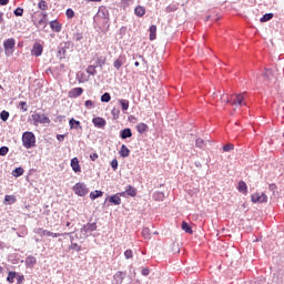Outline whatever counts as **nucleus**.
I'll list each match as a JSON object with an SVG mask.
<instances>
[{"label":"nucleus","instance_id":"nucleus-25","mask_svg":"<svg viewBox=\"0 0 284 284\" xmlns=\"http://www.w3.org/2000/svg\"><path fill=\"white\" fill-rule=\"evenodd\" d=\"M272 19H274V13H266L260 19V21L261 23H267V21H272Z\"/></svg>","mask_w":284,"mask_h":284},{"label":"nucleus","instance_id":"nucleus-40","mask_svg":"<svg viewBox=\"0 0 284 284\" xmlns=\"http://www.w3.org/2000/svg\"><path fill=\"white\" fill-rule=\"evenodd\" d=\"M27 265H36L37 264V258L34 256H29L26 260Z\"/></svg>","mask_w":284,"mask_h":284},{"label":"nucleus","instance_id":"nucleus-49","mask_svg":"<svg viewBox=\"0 0 284 284\" xmlns=\"http://www.w3.org/2000/svg\"><path fill=\"white\" fill-rule=\"evenodd\" d=\"M124 256L125 258H132V256H134V253L132 252V250H126L124 252Z\"/></svg>","mask_w":284,"mask_h":284},{"label":"nucleus","instance_id":"nucleus-6","mask_svg":"<svg viewBox=\"0 0 284 284\" xmlns=\"http://www.w3.org/2000/svg\"><path fill=\"white\" fill-rule=\"evenodd\" d=\"M90 232H97V223H87L81 227V234H84L85 239Z\"/></svg>","mask_w":284,"mask_h":284},{"label":"nucleus","instance_id":"nucleus-16","mask_svg":"<svg viewBox=\"0 0 284 284\" xmlns=\"http://www.w3.org/2000/svg\"><path fill=\"white\" fill-rule=\"evenodd\" d=\"M120 139H132V129H124L120 132Z\"/></svg>","mask_w":284,"mask_h":284},{"label":"nucleus","instance_id":"nucleus-35","mask_svg":"<svg viewBox=\"0 0 284 284\" xmlns=\"http://www.w3.org/2000/svg\"><path fill=\"white\" fill-rule=\"evenodd\" d=\"M14 278H17V272H9V274L7 276L8 283H10V284L14 283Z\"/></svg>","mask_w":284,"mask_h":284},{"label":"nucleus","instance_id":"nucleus-18","mask_svg":"<svg viewBox=\"0 0 284 284\" xmlns=\"http://www.w3.org/2000/svg\"><path fill=\"white\" fill-rule=\"evenodd\" d=\"M50 28L53 32H61V23L57 20L50 22Z\"/></svg>","mask_w":284,"mask_h":284},{"label":"nucleus","instance_id":"nucleus-8","mask_svg":"<svg viewBox=\"0 0 284 284\" xmlns=\"http://www.w3.org/2000/svg\"><path fill=\"white\" fill-rule=\"evenodd\" d=\"M36 234H39L40 236H52L53 239H58V236H61V233H53L48 230L38 229L36 231Z\"/></svg>","mask_w":284,"mask_h":284},{"label":"nucleus","instance_id":"nucleus-31","mask_svg":"<svg viewBox=\"0 0 284 284\" xmlns=\"http://www.w3.org/2000/svg\"><path fill=\"white\" fill-rule=\"evenodd\" d=\"M103 196V191H94L90 193V199H92V201H94L95 199H99Z\"/></svg>","mask_w":284,"mask_h":284},{"label":"nucleus","instance_id":"nucleus-56","mask_svg":"<svg viewBox=\"0 0 284 284\" xmlns=\"http://www.w3.org/2000/svg\"><path fill=\"white\" fill-rule=\"evenodd\" d=\"M20 106L22 108L23 112H28V108L26 106V102H20Z\"/></svg>","mask_w":284,"mask_h":284},{"label":"nucleus","instance_id":"nucleus-47","mask_svg":"<svg viewBox=\"0 0 284 284\" xmlns=\"http://www.w3.org/2000/svg\"><path fill=\"white\" fill-rule=\"evenodd\" d=\"M111 168L112 170H119V161L116 159L111 161Z\"/></svg>","mask_w":284,"mask_h":284},{"label":"nucleus","instance_id":"nucleus-55","mask_svg":"<svg viewBox=\"0 0 284 284\" xmlns=\"http://www.w3.org/2000/svg\"><path fill=\"white\" fill-rule=\"evenodd\" d=\"M90 159H91V161H97V159H99V154L92 153V154L90 155Z\"/></svg>","mask_w":284,"mask_h":284},{"label":"nucleus","instance_id":"nucleus-27","mask_svg":"<svg viewBox=\"0 0 284 284\" xmlns=\"http://www.w3.org/2000/svg\"><path fill=\"white\" fill-rule=\"evenodd\" d=\"M134 13H135L136 17H143L145 14V8H143L141 6H138L134 9Z\"/></svg>","mask_w":284,"mask_h":284},{"label":"nucleus","instance_id":"nucleus-64","mask_svg":"<svg viewBox=\"0 0 284 284\" xmlns=\"http://www.w3.org/2000/svg\"><path fill=\"white\" fill-rule=\"evenodd\" d=\"M134 65H135V68H139V65H140L139 61H135Z\"/></svg>","mask_w":284,"mask_h":284},{"label":"nucleus","instance_id":"nucleus-42","mask_svg":"<svg viewBox=\"0 0 284 284\" xmlns=\"http://www.w3.org/2000/svg\"><path fill=\"white\" fill-rule=\"evenodd\" d=\"M69 250H74V252H81V245L77 243H71V245L69 246Z\"/></svg>","mask_w":284,"mask_h":284},{"label":"nucleus","instance_id":"nucleus-57","mask_svg":"<svg viewBox=\"0 0 284 284\" xmlns=\"http://www.w3.org/2000/svg\"><path fill=\"white\" fill-rule=\"evenodd\" d=\"M150 274V270L143 268L142 270V276H148Z\"/></svg>","mask_w":284,"mask_h":284},{"label":"nucleus","instance_id":"nucleus-39","mask_svg":"<svg viewBox=\"0 0 284 284\" xmlns=\"http://www.w3.org/2000/svg\"><path fill=\"white\" fill-rule=\"evenodd\" d=\"M111 99H112V97L108 92H105L104 94L101 95L102 103H110Z\"/></svg>","mask_w":284,"mask_h":284},{"label":"nucleus","instance_id":"nucleus-34","mask_svg":"<svg viewBox=\"0 0 284 284\" xmlns=\"http://www.w3.org/2000/svg\"><path fill=\"white\" fill-rule=\"evenodd\" d=\"M120 105L122 110L125 112L130 108V101L122 99L120 100Z\"/></svg>","mask_w":284,"mask_h":284},{"label":"nucleus","instance_id":"nucleus-59","mask_svg":"<svg viewBox=\"0 0 284 284\" xmlns=\"http://www.w3.org/2000/svg\"><path fill=\"white\" fill-rule=\"evenodd\" d=\"M81 39H83V34L77 33L75 34V41H81Z\"/></svg>","mask_w":284,"mask_h":284},{"label":"nucleus","instance_id":"nucleus-32","mask_svg":"<svg viewBox=\"0 0 284 284\" xmlns=\"http://www.w3.org/2000/svg\"><path fill=\"white\" fill-rule=\"evenodd\" d=\"M182 230L183 232H186V234H192V226L187 224V222H182Z\"/></svg>","mask_w":284,"mask_h":284},{"label":"nucleus","instance_id":"nucleus-1","mask_svg":"<svg viewBox=\"0 0 284 284\" xmlns=\"http://www.w3.org/2000/svg\"><path fill=\"white\" fill-rule=\"evenodd\" d=\"M36 143H37V138L34 136V133L27 131L22 134V145L27 150L34 148Z\"/></svg>","mask_w":284,"mask_h":284},{"label":"nucleus","instance_id":"nucleus-15","mask_svg":"<svg viewBox=\"0 0 284 284\" xmlns=\"http://www.w3.org/2000/svg\"><path fill=\"white\" fill-rule=\"evenodd\" d=\"M92 123H93V125L95 126V128H105V119H103V118H93L92 119Z\"/></svg>","mask_w":284,"mask_h":284},{"label":"nucleus","instance_id":"nucleus-20","mask_svg":"<svg viewBox=\"0 0 284 284\" xmlns=\"http://www.w3.org/2000/svg\"><path fill=\"white\" fill-rule=\"evenodd\" d=\"M109 203H113V205H121V196H119V194L110 196Z\"/></svg>","mask_w":284,"mask_h":284},{"label":"nucleus","instance_id":"nucleus-41","mask_svg":"<svg viewBox=\"0 0 284 284\" xmlns=\"http://www.w3.org/2000/svg\"><path fill=\"white\" fill-rule=\"evenodd\" d=\"M0 119L1 121H7L8 119H10V113L8 111H2L0 113Z\"/></svg>","mask_w":284,"mask_h":284},{"label":"nucleus","instance_id":"nucleus-61","mask_svg":"<svg viewBox=\"0 0 284 284\" xmlns=\"http://www.w3.org/2000/svg\"><path fill=\"white\" fill-rule=\"evenodd\" d=\"M23 278H24L23 275L18 276L17 277L18 283H23Z\"/></svg>","mask_w":284,"mask_h":284},{"label":"nucleus","instance_id":"nucleus-30","mask_svg":"<svg viewBox=\"0 0 284 284\" xmlns=\"http://www.w3.org/2000/svg\"><path fill=\"white\" fill-rule=\"evenodd\" d=\"M123 65V58L120 57L118 58L114 63H113V67L115 68V70H121V67Z\"/></svg>","mask_w":284,"mask_h":284},{"label":"nucleus","instance_id":"nucleus-5","mask_svg":"<svg viewBox=\"0 0 284 284\" xmlns=\"http://www.w3.org/2000/svg\"><path fill=\"white\" fill-rule=\"evenodd\" d=\"M73 192L78 196H85V194H88L89 190L84 183L79 182L73 186Z\"/></svg>","mask_w":284,"mask_h":284},{"label":"nucleus","instance_id":"nucleus-45","mask_svg":"<svg viewBox=\"0 0 284 284\" xmlns=\"http://www.w3.org/2000/svg\"><path fill=\"white\" fill-rule=\"evenodd\" d=\"M10 152V149L8 146H1L0 148V156H6Z\"/></svg>","mask_w":284,"mask_h":284},{"label":"nucleus","instance_id":"nucleus-2","mask_svg":"<svg viewBox=\"0 0 284 284\" xmlns=\"http://www.w3.org/2000/svg\"><path fill=\"white\" fill-rule=\"evenodd\" d=\"M94 21H99L100 23H103V26L108 24V21H110V13L108 12V9L100 8L94 17Z\"/></svg>","mask_w":284,"mask_h":284},{"label":"nucleus","instance_id":"nucleus-17","mask_svg":"<svg viewBox=\"0 0 284 284\" xmlns=\"http://www.w3.org/2000/svg\"><path fill=\"white\" fill-rule=\"evenodd\" d=\"M71 168H72L73 172H75V173L81 172V165H79V159L73 158L71 160Z\"/></svg>","mask_w":284,"mask_h":284},{"label":"nucleus","instance_id":"nucleus-44","mask_svg":"<svg viewBox=\"0 0 284 284\" xmlns=\"http://www.w3.org/2000/svg\"><path fill=\"white\" fill-rule=\"evenodd\" d=\"M38 8H39L40 10H48V2H45L44 0L40 1V2L38 3Z\"/></svg>","mask_w":284,"mask_h":284},{"label":"nucleus","instance_id":"nucleus-48","mask_svg":"<svg viewBox=\"0 0 284 284\" xmlns=\"http://www.w3.org/2000/svg\"><path fill=\"white\" fill-rule=\"evenodd\" d=\"M13 14H14L16 17H23V9L17 8V9L13 11Z\"/></svg>","mask_w":284,"mask_h":284},{"label":"nucleus","instance_id":"nucleus-10","mask_svg":"<svg viewBox=\"0 0 284 284\" xmlns=\"http://www.w3.org/2000/svg\"><path fill=\"white\" fill-rule=\"evenodd\" d=\"M212 97H221V101L223 103H231L232 104V101H230V98H227V94L225 93V91L221 92V91H214L212 93Z\"/></svg>","mask_w":284,"mask_h":284},{"label":"nucleus","instance_id":"nucleus-13","mask_svg":"<svg viewBox=\"0 0 284 284\" xmlns=\"http://www.w3.org/2000/svg\"><path fill=\"white\" fill-rule=\"evenodd\" d=\"M83 94V88H74L71 91H69V97L71 99H77L78 97H81Z\"/></svg>","mask_w":284,"mask_h":284},{"label":"nucleus","instance_id":"nucleus-63","mask_svg":"<svg viewBox=\"0 0 284 284\" xmlns=\"http://www.w3.org/2000/svg\"><path fill=\"white\" fill-rule=\"evenodd\" d=\"M196 168H201V162H195Z\"/></svg>","mask_w":284,"mask_h":284},{"label":"nucleus","instance_id":"nucleus-4","mask_svg":"<svg viewBox=\"0 0 284 284\" xmlns=\"http://www.w3.org/2000/svg\"><path fill=\"white\" fill-rule=\"evenodd\" d=\"M16 41L13 38H10L3 42L4 52L7 57H10L14 52Z\"/></svg>","mask_w":284,"mask_h":284},{"label":"nucleus","instance_id":"nucleus-23","mask_svg":"<svg viewBox=\"0 0 284 284\" xmlns=\"http://www.w3.org/2000/svg\"><path fill=\"white\" fill-rule=\"evenodd\" d=\"M237 190L242 194H247V184L244 181L239 182Z\"/></svg>","mask_w":284,"mask_h":284},{"label":"nucleus","instance_id":"nucleus-26","mask_svg":"<svg viewBox=\"0 0 284 284\" xmlns=\"http://www.w3.org/2000/svg\"><path fill=\"white\" fill-rule=\"evenodd\" d=\"M105 57H99L97 59V64H95V68H101V70H103V65H105Z\"/></svg>","mask_w":284,"mask_h":284},{"label":"nucleus","instance_id":"nucleus-36","mask_svg":"<svg viewBox=\"0 0 284 284\" xmlns=\"http://www.w3.org/2000/svg\"><path fill=\"white\" fill-rule=\"evenodd\" d=\"M12 175L16 178L23 176V168H16L12 172Z\"/></svg>","mask_w":284,"mask_h":284},{"label":"nucleus","instance_id":"nucleus-11","mask_svg":"<svg viewBox=\"0 0 284 284\" xmlns=\"http://www.w3.org/2000/svg\"><path fill=\"white\" fill-rule=\"evenodd\" d=\"M245 93H240L235 95V100L231 102V105H245Z\"/></svg>","mask_w":284,"mask_h":284},{"label":"nucleus","instance_id":"nucleus-52","mask_svg":"<svg viewBox=\"0 0 284 284\" xmlns=\"http://www.w3.org/2000/svg\"><path fill=\"white\" fill-rule=\"evenodd\" d=\"M4 201H7L9 204L14 203V197L12 195H6Z\"/></svg>","mask_w":284,"mask_h":284},{"label":"nucleus","instance_id":"nucleus-46","mask_svg":"<svg viewBox=\"0 0 284 284\" xmlns=\"http://www.w3.org/2000/svg\"><path fill=\"white\" fill-rule=\"evenodd\" d=\"M232 150H234V144L229 143L223 146L224 152H232Z\"/></svg>","mask_w":284,"mask_h":284},{"label":"nucleus","instance_id":"nucleus-50","mask_svg":"<svg viewBox=\"0 0 284 284\" xmlns=\"http://www.w3.org/2000/svg\"><path fill=\"white\" fill-rule=\"evenodd\" d=\"M142 236H144V239H150V229H143Z\"/></svg>","mask_w":284,"mask_h":284},{"label":"nucleus","instance_id":"nucleus-24","mask_svg":"<svg viewBox=\"0 0 284 284\" xmlns=\"http://www.w3.org/2000/svg\"><path fill=\"white\" fill-rule=\"evenodd\" d=\"M150 41H154L156 39V26L152 24L150 27Z\"/></svg>","mask_w":284,"mask_h":284},{"label":"nucleus","instance_id":"nucleus-9","mask_svg":"<svg viewBox=\"0 0 284 284\" xmlns=\"http://www.w3.org/2000/svg\"><path fill=\"white\" fill-rule=\"evenodd\" d=\"M31 54H33V57H41V54H43V45L41 43H34Z\"/></svg>","mask_w":284,"mask_h":284},{"label":"nucleus","instance_id":"nucleus-43","mask_svg":"<svg viewBox=\"0 0 284 284\" xmlns=\"http://www.w3.org/2000/svg\"><path fill=\"white\" fill-rule=\"evenodd\" d=\"M84 105H85L87 110H92V109L94 108V101H92V100H87V101L84 102Z\"/></svg>","mask_w":284,"mask_h":284},{"label":"nucleus","instance_id":"nucleus-53","mask_svg":"<svg viewBox=\"0 0 284 284\" xmlns=\"http://www.w3.org/2000/svg\"><path fill=\"white\" fill-rule=\"evenodd\" d=\"M268 190H270V192H273V194H274V192H276V184H270Z\"/></svg>","mask_w":284,"mask_h":284},{"label":"nucleus","instance_id":"nucleus-12","mask_svg":"<svg viewBox=\"0 0 284 284\" xmlns=\"http://www.w3.org/2000/svg\"><path fill=\"white\" fill-rule=\"evenodd\" d=\"M125 280V273L118 271L114 275H113V281L115 284H121L123 283V281Z\"/></svg>","mask_w":284,"mask_h":284},{"label":"nucleus","instance_id":"nucleus-21","mask_svg":"<svg viewBox=\"0 0 284 284\" xmlns=\"http://www.w3.org/2000/svg\"><path fill=\"white\" fill-rule=\"evenodd\" d=\"M120 156H122L123 159L130 156V149H128L125 144H122L120 149Z\"/></svg>","mask_w":284,"mask_h":284},{"label":"nucleus","instance_id":"nucleus-60","mask_svg":"<svg viewBox=\"0 0 284 284\" xmlns=\"http://www.w3.org/2000/svg\"><path fill=\"white\" fill-rule=\"evenodd\" d=\"M10 3V0H0V6H8Z\"/></svg>","mask_w":284,"mask_h":284},{"label":"nucleus","instance_id":"nucleus-33","mask_svg":"<svg viewBox=\"0 0 284 284\" xmlns=\"http://www.w3.org/2000/svg\"><path fill=\"white\" fill-rule=\"evenodd\" d=\"M154 201H163L165 199V194L163 192H155L153 193Z\"/></svg>","mask_w":284,"mask_h":284},{"label":"nucleus","instance_id":"nucleus-38","mask_svg":"<svg viewBox=\"0 0 284 284\" xmlns=\"http://www.w3.org/2000/svg\"><path fill=\"white\" fill-rule=\"evenodd\" d=\"M195 145L196 148H200V150H204L205 149V141H203V139H196L195 141Z\"/></svg>","mask_w":284,"mask_h":284},{"label":"nucleus","instance_id":"nucleus-54","mask_svg":"<svg viewBox=\"0 0 284 284\" xmlns=\"http://www.w3.org/2000/svg\"><path fill=\"white\" fill-rule=\"evenodd\" d=\"M63 236H70L71 244L74 243V236H72V233H64Z\"/></svg>","mask_w":284,"mask_h":284},{"label":"nucleus","instance_id":"nucleus-28","mask_svg":"<svg viewBox=\"0 0 284 284\" xmlns=\"http://www.w3.org/2000/svg\"><path fill=\"white\" fill-rule=\"evenodd\" d=\"M136 130H138L139 134H143V132H148V124L139 123L136 125Z\"/></svg>","mask_w":284,"mask_h":284},{"label":"nucleus","instance_id":"nucleus-51","mask_svg":"<svg viewBox=\"0 0 284 284\" xmlns=\"http://www.w3.org/2000/svg\"><path fill=\"white\" fill-rule=\"evenodd\" d=\"M68 19H72L74 17V10L72 9H67V12H65Z\"/></svg>","mask_w":284,"mask_h":284},{"label":"nucleus","instance_id":"nucleus-29","mask_svg":"<svg viewBox=\"0 0 284 284\" xmlns=\"http://www.w3.org/2000/svg\"><path fill=\"white\" fill-rule=\"evenodd\" d=\"M45 17H48V13H43V18H41V19L37 22V27H38V28H45V26H48V22H45Z\"/></svg>","mask_w":284,"mask_h":284},{"label":"nucleus","instance_id":"nucleus-22","mask_svg":"<svg viewBox=\"0 0 284 284\" xmlns=\"http://www.w3.org/2000/svg\"><path fill=\"white\" fill-rule=\"evenodd\" d=\"M69 124H70L71 130H81V122L80 121L71 119L69 121Z\"/></svg>","mask_w":284,"mask_h":284},{"label":"nucleus","instance_id":"nucleus-7","mask_svg":"<svg viewBox=\"0 0 284 284\" xmlns=\"http://www.w3.org/2000/svg\"><path fill=\"white\" fill-rule=\"evenodd\" d=\"M252 203H267V195L265 193H254L251 195Z\"/></svg>","mask_w":284,"mask_h":284},{"label":"nucleus","instance_id":"nucleus-3","mask_svg":"<svg viewBox=\"0 0 284 284\" xmlns=\"http://www.w3.org/2000/svg\"><path fill=\"white\" fill-rule=\"evenodd\" d=\"M32 121L34 125H39L40 124H50V118L45 116V114H41V113H33L32 115Z\"/></svg>","mask_w":284,"mask_h":284},{"label":"nucleus","instance_id":"nucleus-62","mask_svg":"<svg viewBox=\"0 0 284 284\" xmlns=\"http://www.w3.org/2000/svg\"><path fill=\"white\" fill-rule=\"evenodd\" d=\"M0 23H3V12H0Z\"/></svg>","mask_w":284,"mask_h":284},{"label":"nucleus","instance_id":"nucleus-19","mask_svg":"<svg viewBox=\"0 0 284 284\" xmlns=\"http://www.w3.org/2000/svg\"><path fill=\"white\" fill-rule=\"evenodd\" d=\"M263 78L265 79V81H268V82L274 81V73L270 69H265L263 73Z\"/></svg>","mask_w":284,"mask_h":284},{"label":"nucleus","instance_id":"nucleus-58","mask_svg":"<svg viewBox=\"0 0 284 284\" xmlns=\"http://www.w3.org/2000/svg\"><path fill=\"white\" fill-rule=\"evenodd\" d=\"M57 139H58V141H64V139H65V135H63V134H58L57 135Z\"/></svg>","mask_w":284,"mask_h":284},{"label":"nucleus","instance_id":"nucleus-37","mask_svg":"<svg viewBox=\"0 0 284 284\" xmlns=\"http://www.w3.org/2000/svg\"><path fill=\"white\" fill-rule=\"evenodd\" d=\"M87 72H88V74H91V77L97 75V65H89L87 68Z\"/></svg>","mask_w":284,"mask_h":284},{"label":"nucleus","instance_id":"nucleus-14","mask_svg":"<svg viewBox=\"0 0 284 284\" xmlns=\"http://www.w3.org/2000/svg\"><path fill=\"white\" fill-rule=\"evenodd\" d=\"M136 196V189L132 185L126 186L125 192L120 193V196Z\"/></svg>","mask_w":284,"mask_h":284}]
</instances>
